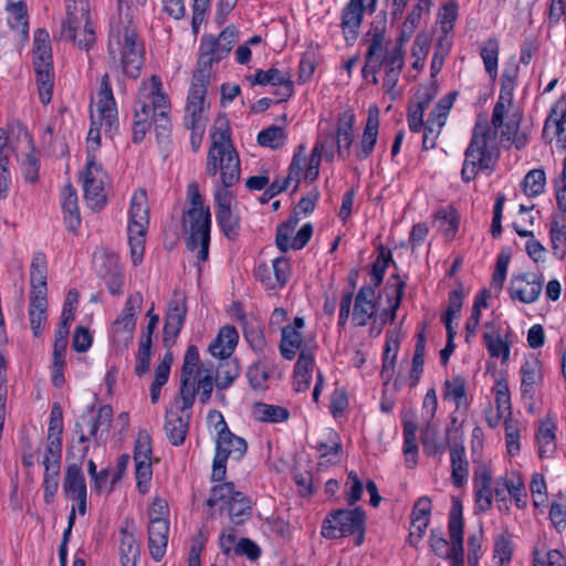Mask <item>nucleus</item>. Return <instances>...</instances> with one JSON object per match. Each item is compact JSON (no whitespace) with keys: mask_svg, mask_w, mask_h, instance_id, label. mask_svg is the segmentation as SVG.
<instances>
[{"mask_svg":"<svg viewBox=\"0 0 566 566\" xmlns=\"http://www.w3.org/2000/svg\"><path fill=\"white\" fill-rule=\"evenodd\" d=\"M169 524L165 517L154 516L149 521L148 545L154 559L160 560L168 543Z\"/></svg>","mask_w":566,"mask_h":566,"instance_id":"obj_35","label":"nucleus"},{"mask_svg":"<svg viewBox=\"0 0 566 566\" xmlns=\"http://www.w3.org/2000/svg\"><path fill=\"white\" fill-rule=\"evenodd\" d=\"M493 496H495L500 510L509 509V497L514 500L518 509H524L527 505L524 481L521 474L514 471L496 479Z\"/></svg>","mask_w":566,"mask_h":566,"instance_id":"obj_17","label":"nucleus"},{"mask_svg":"<svg viewBox=\"0 0 566 566\" xmlns=\"http://www.w3.org/2000/svg\"><path fill=\"white\" fill-rule=\"evenodd\" d=\"M313 234L311 223H305L295 232L287 224H280L276 229L275 244L281 252L303 249Z\"/></svg>","mask_w":566,"mask_h":566,"instance_id":"obj_30","label":"nucleus"},{"mask_svg":"<svg viewBox=\"0 0 566 566\" xmlns=\"http://www.w3.org/2000/svg\"><path fill=\"white\" fill-rule=\"evenodd\" d=\"M119 536V557L122 566H136L140 554L139 544L135 536L126 528L120 530Z\"/></svg>","mask_w":566,"mask_h":566,"instance_id":"obj_48","label":"nucleus"},{"mask_svg":"<svg viewBox=\"0 0 566 566\" xmlns=\"http://www.w3.org/2000/svg\"><path fill=\"white\" fill-rule=\"evenodd\" d=\"M304 325V318L295 317L292 324L282 328L280 352L285 359L292 360L301 349L303 344L302 329Z\"/></svg>","mask_w":566,"mask_h":566,"instance_id":"obj_34","label":"nucleus"},{"mask_svg":"<svg viewBox=\"0 0 566 566\" xmlns=\"http://www.w3.org/2000/svg\"><path fill=\"white\" fill-rule=\"evenodd\" d=\"M62 35L80 49L90 50L95 43V31L90 20L88 0H67L66 20Z\"/></svg>","mask_w":566,"mask_h":566,"instance_id":"obj_9","label":"nucleus"},{"mask_svg":"<svg viewBox=\"0 0 566 566\" xmlns=\"http://www.w3.org/2000/svg\"><path fill=\"white\" fill-rule=\"evenodd\" d=\"M543 274L524 272L512 275L510 280L509 294L512 300L523 304L535 303L543 291Z\"/></svg>","mask_w":566,"mask_h":566,"instance_id":"obj_18","label":"nucleus"},{"mask_svg":"<svg viewBox=\"0 0 566 566\" xmlns=\"http://www.w3.org/2000/svg\"><path fill=\"white\" fill-rule=\"evenodd\" d=\"M286 134L280 126H270L261 130L258 135V143L263 147L277 149L284 145Z\"/></svg>","mask_w":566,"mask_h":566,"instance_id":"obj_62","label":"nucleus"},{"mask_svg":"<svg viewBox=\"0 0 566 566\" xmlns=\"http://www.w3.org/2000/svg\"><path fill=\"white\" fill-rule=\"evenodd\" d=\"M143 45L137 41L136 29L129 12L119 13L118 21L112 24L108 53L119 61L123 72L136 78L143 65Z\"/></svg>","mask_w":566,"mask_h":566,"instance_id":"obj_4","label":"nucleus"},{"mask_svg":"<svg viewBox=\"0 0 566 566\" xmlns=\"http://www.w3.org/2000/svg\"><path fill=\"white\" fill-rule=\"evenodd\" d=\"M491 473L481 469L475 473L474 490L476 505L480 510H488L492 504L493 490L491 489Z\"/></svg>","mask_w":566,"mask_h":566,"instance_id":"obj_49","label":"nucleus"},{"mask_svg":"<svg viewBox=\"0 0 566 566\" xmlns=\"http://www.w3.org/2000/svg\"><path fill=\"white\" fill-rule=\"evenodd\" d=\"M453 102L454 94H448L436 104L434 108L430 113L422 137V144L426 149H431L436 146V142L447 122L448 114Z\"/></svg>","mask_w":566,"mask_h":566,"instance_id":"obj_20","label":"nucleus"},{"mask_svg":"<svg viewBox=\"0 0 566 566\" xmlns=\"http://www.w3.org/2000/svg\"><path fill=\"white\" fill-rule=\"evenodd\" d=\"M377 0H350L343 9L342 29L346 41H354L365 11H374Z\"/></svg>","mask_w":566,"mask_h":566,"instance_id":"obj_25","label":"nucleus"},{"mask_svg":"<svg viewBox=\"0 0 566 566\" xmlns=\"http://www.w3.org/2000/svg\"><path fill=\"white\" fill-rule=\"evenodd\" d=\"M452 481L454 485L461 486L468 479V462L461 449L451 450Z\"/></svg>","mask_w":566,"mask_h":566,"instance_id":"obj_63","label":"nucleus"},{"mask_svg":"<svg viewBox=\"0 0 566 566\" xmlns=\"http://www.w3.org/2000/svg\"><path fill=\"white\" fill-rule=\"evenodd\" d=\"M448 532L453 539V549L450 560L451 566H463L464 548H463V522H462V504L458 499L452 500V506L449 514Z\"/></svg>","mask_w":566,"mask_h":566,"instance_id":"obj_26","label":"nucleus"},{"mask_svg":"<svg viewBox=\"0 0 566 566\" xmlns=\"http://www.w3.org/2000/svg\"><path fill=\"white\" fill-rule=\"evenodd\" d=\"M61 207L64 213V221L67 230L71 232H76L81 226V217L78 211L76 190L71 185H66L62 189Z\"/></svg>","mask_w":566,"mask_h":566,"instance_id":"obj_39","label":"nucleus"},{"mask_svg":"<svg viewBox=\"0 0 566 566\" xmlns=\"http://www.w3.org/2000/svg\"><path fill=\"white\" fill-rule=\"evenodd\" d=\"M484 328L483 340L489 355L500 359L502 365L507 364L512 344L509 334L502 333L493 323H486Z\"/></svg>","mask_w":566,"mask_h":566,"instance_id":"obj_29","label":"nucleus"},{"mask_svg":"<svg viewBox=\"0 0 566 566\" xmlns=\"http://www.w3.org/2000/svg\"><path fill=\"white\" fill-rule=\"evenodd\" d=\"M505 449L511 458H515L521 451V422L518 419H506L505 428Z\"/></svg>","mask_w":566,"mask_h":566,"instance_id":"obj_55","label":"nucleus"},{"mask_svg":"<svg viewBox=\"0 0 566 566\" xmlns=\"http://www.w3.org/2000/svg\"><path fill=\"white\" fill-rule=\"evenodd\" d=\"M433 227L442 233L447 240L454 238L459 227V216L452 208L441 209L436 213Z\"/></svg>","mask_w":566,"mask_h":566,"instance_id":"obj_50","label":"nucleus"},{"mask_svg":"<svg viewBox=\"0 0 566 566\" xmlns=\"http://www.w3.org/2000/svg\"><path fill=\"white\" fill-rule=\"evenodd\" d=\"M113 411L109 406H103L96 415H83L75 424V432L78 433L77 442L72 444L69 455L83 461L87 454L90 438L94 439L97 444L102 441L103 432H107L111 428Z\"/></svg>","mask_w":566,"mask_h":566,"instance_id":"obj_11","label":"nucleus"},{"mask_svg":"<svg viewBox=\"0 0 566 566\" xmlns=\"http://www.w3.org/2000/svg\"><path fill=\"white\" fill-rule=\"evenodd\" d=\"M188 193L192 208L184 216V228L187 234L186 247L198 261L206 262L209 258L210 245V210L203 208L202 198L196 184L189 185Z\"/></svg>","mask_w":566,"mask_h":566,"instance_id":"obj_5","label":"nucleus"},{"mask_svg":"<svg viewBox=\"0 0 566 566\" xmlns=\"http://www.w3.org/2000/svg\"><path fill=\"white\" fill-rule=\"evenodd\" d=\"M210 76L205 71H196L185 107L184 124L186 128H206L209 104L206 101Z\"/></svg>","mask_w":566,"mask_h":566,"instance_id":"obj_13","label":"nucleus"},{"mask_svg":"<svg viewBox=\"0 0 566 566\" xmlns=\"http://www.w3.org/2000/svg\"><path fill=\"white\" fill-rule=\"evenodd\" d=\"M517 66L512 65L503 71L502 87L499 101L494 106L491 124L479 119L471 143L465 150L462 178L470 181L480 170H491L496 160L499 142L512 143L516 148L525 144V136L518 134L521 109L513 101L514 81Z\"/></svg>","mask_w":566,"mask_h":566,"instance_id":"obj_1","label":"nucleus"},{"mask_svg":"<svg viewBox=\"0 0 566 566\" xmlns=\"http://www.w3.org/2000/svg\"><path fill=\"white\" fill-rule=\"evenodd\" d=\"M46 259L43 253L33 256L30 271V297H46Z\"/></svg>","mask_w":566,"mask_h":566,"instance_id":"obj_44","label":"nucleus"},{"mask_svg":"<svg viewBox=\"0 0 566 566\" xmlns=\"http://www.w3.org/2000/svg\"><path fill=\"white\" fill-rule=\"evenodd\" d=\"M98 275L105 281L113 295H119L124 285V275L119 264V256L115 252H102L95 259Z\"/></svg>","mask_w":566,"mask_h":566,"instance_id":"obj_24","label":"nucleus"},{"mask_svg":"<svg viewBox=\"0 0 566 566\" xmlns=\"http://www.w3.org/2000/svg\"><path fill=\"white\" fill-rule=\"evenodd\" d=\"M187 314L186 296L175 292L172 298L168 303V308L164 325V345L170 347L176 337L179 335L185 323Z\"/></svg>","mask_w":566,"mask_h":566,"instance_id":"obj_22","label":"nucleus"},{"mask_svg":"<svg viewBox=\"0 0 566 566\" xmlns=\"http://www.w3.org/2000/svg\"><path fill=\"white\" fill-rule=\"evenodd\" d=\"M211 145L206 161V174L219 178L214 182L234 186L241 176L240 158L232 145L230 132L226 124L214 126L210 134Z\"/></svg>","mask_w":566,"mask_h":566,"instance_id":"obj_3","label":"nucleus"},{"mask_svg":"<svg viewBox=\"0 0 566 566\" xmlns=\"http://www.w3.org/2000/svg\"><path fill=\"white\" fill-rule=\"evenodd\" d=\"M229 516L233 523L240 524L251 515L250 499L242 492H238L228 505Z\"/></svg>","mask_w":566,"mask_h":566,"instance_id":"obj_57","label":"nucleus"},{"mask_svg":"<svg viewBox=\"0 0 566 566\" xmlns=\"http://www.w3.org/2000/svg\"><path fill=\"white\" fill-rule=\"evenodd\" d=\"M240 374L237 359H226L219 363L216 371V386L220 390L229 388Z\"/></svg>","mask_w":566,"mask_h":566,"instance_id":"obj_54","label":"nucleus"},{"mask_svg":"<svg viewBox=\"0 0 566 566\" xmlns=\"http://www.w3.org/2000/svg\"><path fill=\"white\" fill-rule=\"evenodd\" d=\"M557 419L555 416H546L539 420L535 432V443L537 454L541 459H552L558 446L557 440Z\"/></svg>","mask_w":566,"mask_h":566,"instance_id":"obj_27","label":"nucleus"},{"mask_svg":"<svg viewBox=\"0 0 566 566\" xmlns=\"http://www.w3.org/2000/svg\"><path fill=\"white\" fill-rule=\"evenodd\" d=\"M140 292L132 293L120 314L112 324V338L119 348H127L133 340L136 322L143 306Z\"/></svg>","mask_w":566,"mask_h":566,"instance_id":"obj_15","label":"nucleus"},{"mask_svg":"<svg viewBox=\"0 0 566 566\" xmlns=\"http://www.w3.org/2000/svg\"><path fill=\"white\" fill-rule=\"evenodd\" d=\"M335 145L336 139L334 133L332 132L326 133L324 136L316 140L310 158L306 157V163L304 166V178L306 180L312 182L318 177L323 155L327 160H333Z\"/></svg>","mask_w":566,"mask_h":566,"instance_id":"obj_28","label":"nucleus"},{"mask_svg":"<svg viewBox=\"0 0 566 566\" xmlns=\"http://www.w3.org/2000/svg\"><path fill=\"white\" fill-rule=\"evenodd\" d=\"M190 419L191 412H180L178 409L166 411L164 429L172 446L178 447L185 442Z\"/></svg>","mask_w":566,"mask_h":566,"instance_id":"obj_33","label":"nucleus"},{"mask_svg":"<svg viewBox=\"0 0 566 566\" xmlns=\"http://www.w3.org/2000/svg\"><path fill=\"white\" fill-rule=\"evenodd\" d=\"M376 310L375 289L370 285L363 286L356 295L353 308V322L356 326H364L370 319Z\"/></svg>","mask_w":566,"mask_h":566,"instance_id":"obj_36","label":"nucleus"},{"mask_svg":"<svg viewBox=\"0 0 566 566\" xmlns=\"http://www.w3.org/2000/svg\"><path fill=\"white\" fill-rule=\"evenodd\" d=\"M170 102L163 91L161 80L153 75L143 81L134 105L133 142L139 144L155 124L157 136L166 138L170 133Z\"/></svg>","mask_w":566,"mask_h":566,"instance_id":"obj_2","label":"nucleus"},{"mask_svg":"<svg viewBox=\"0 0 566 566\" xmlns=\"http://www.w3.org/2000/svg\"><path fill=\"white\" fill-rule=\"evenodd\" d=\"M149 224V208L147 195L143 189L134 192L130 200L128 221V244L134 265H138L144 258L145 238Z\"/></svg>","mask_w":566,"mask_h":566,"instance_id":"obj_10","label":"nucleus"},{"mask_svg":"<svg viewBox=\"0 0 566 566\" xmlns=\"http://www.w3.org/2000/svg\"><path fill=\"white\" fill-rule=\"evenodd\" d=\"M379 126V108L376 105H371L368 108V117L364 129L360 145L357 148V156L359 158H366L373 151L377 137Z\"/></svg>","mask_w":566,"mask_h":566,"instance_id":"obj_37","label":"nucleus"},{"mask_svg":"<svg viewBox=\"0 0 566 566\" xmlns=\"http://www.w3.org/2000/svg\"><path fill=\"white\" fill-rule=\"evenodd\" d=\"M368 50L365 55L363 74L365 78H371L374 84L379 82L378 74L382 76V86L389 76V40L387 39V13L380 11L371 21L366 34Z\"/></svg>","mask_w":566,"mask_h":566,"instance_id":"obj_6","label":"nucleus"},{"mask_svg":"<svg viewBox=\"0 0 566 566\" xmlns=\"http://www.w3.org/2000/svg\"><path fill=\"white\" fill-rule=\"evenodd\" d=\"M493 395L495 408L499 409L500 412H507L512 415L511 392L507 380L505 378L501 377L495 380Z\"/></svg>","mask_w":566,"mask_h":566,"instance_id":"obj_64","label":"nucleus"},{"mask_svg":"<svg viewBox=\"0 0 566 566\" xmlns=\"http://www.w3.org/2000/svg\"><path fill=\"white\" fill-rule=\"evenodd\" d=\"M196 376L180 375V387L175 403L178 411L191 412L196 399Z\"/></svg>","mask_w":566,"mask_h":566,"instance_id":"obj_47","label":"nucleus"},{"mask_svg":"<svg viewBox=\"0 0 566 566\" xmlns=\"http://www.w3.org/2000/svg\"><path fill=\"white\" fill-rule=\"evenodd\" d=\"M46 297H30L29 318L34 336H40L46 323Z\"/></svg>","mask_w":566,"mask_h":566,"instance_id":"obj_51","label":"nucleus"},{"mask_svg":"<svg viewBox=\"0 0 566 566\" xmlns=\"http://www.w3.org/2000/svg\"><path fill=\"white\" fill-rule=\"evenodd\" d=\"M436 91L433 88H426L419 92L417 105L410 108L408 122L411 130L417 132L423 124L424 109L434 97Z\"/></svg>","mask_w":566,"mask_h":566,"instance_id":"obj_53","label":"nucleus"},{"mask_svg":"<svg viewBox=\"0 0 566 566\" xmlns=\"http://www.w3.org/2000/svg\"><path fill=\"white\" fill-rule=\"evenodd\" d=\"M238 40L239 31L234 25L224 28L218 38L211 34L203 35L200 41V55L196 71H205L208 76H211L213 63L227 56Z\"/></svg>","mask_w":566,"mask_h":566,"instance_id":"obj_12","label":"nucleus"},{"mask_svg":"<svg viewBox=\"0 0 566 566\" xmlns=\"http://www.w3.org/2000/svg\"><path fill=\"white\" fill-rule=\"evenodd\" d=\"M62 433H63V413L59 405H53L50 412V423L46 437V448L44 451L42 464L45 468L43 488L44 501L50 504L59 489V474L62 457Z\"/></svg>","mask_w":566,"mask_h":566,"instance_id":"obj_7","label":"nucleus"},{"mask_svg":"<svg viewBox=\"0 0 566 566\" xmlns=\"http://www.w3.org/2000/svg\"><path fill=\"white\" fill-rule=\"evenodd\" d=\"M253 416L259 421L281 422L289 418V411L279 406L258 402L253 406Z\"/></svg>","mask_w":566,"mask_h":566,"instance_id":"obj_56","label":"nucleus"},{"mask_svg":"<svg viewBox=\"0 0 566 566\" xmlns=\"http://www.w3.org/2000/svg\"><path fill=\"white\" fill-rule=\"evenodd\" d=\"M209 420L214 422L216 429H218V439L216 447V454L212 464V481H222L226 476L227 460H240L245 454L248 444L241 437L233 434L222 416L217 410H211L208 416Z\"/></svg>","mask_w":566,"mask_h":566,"instance_id":"obj_8","label":"nucleus"},{"mask_svg":"<svg viewBox=\"0 0 566 566\" xmlns=\"http://www.w3.org/2000/svg\"><path fill=\"white\" fill-rule=\"evenodd\" d=\"M417 426L415 422L409 421L405 423L403 429V454L408 467H413L417 461L418 446H417Z\"/></svg>","mask_w":566,"mask_h":566,"instance_id":"obj_59","label":"nucleus"},{"mask_svg":"<svg viewBox=\"0 0 566 566\" xmlns=\"http://www.w3.org/2000/svg\"><path fill=\"white\" fill-rule=\"evenodd\" d=\"M238 490H235L234 484L232 482H224L221 484L214 485L210 491V496L207 500V505L209 507H213L218 504L229 505V502L232 501L234 494H238Z\"/></svg>","mask_w":566,"mask_h":566,"instance_id":"obj_60","label":"nucleus"},{"mask_svg":"<svg viewBox=\"0 0 566 566\" xmlns=\"http://www.w3.org/2000/svg\"><path fill=\"white\" fill-rule=\"evenodd\" d=\"M305 150V145L301 144L292 158L287 176L282 180H275L266 186L268 198H273L280 192L286 190L292 181L295 182L294 191L297 189L306 163Z\"/></svg>","mask_w":566,"mask_h":566,"instance_id":"obj_31","label":"nucleus"},{"mask_svg":"<svg viewBox=\"0 0 566 566\" xmlns=\"http://www.w3.org/2000/svg\"><path fill=\"white\" fill-rule=\"evenodd\" d=\"M63 491L67 497H84L87 495L85 479L82 473V461L72 463L67 467L64 481Z\"/></svg>","mask_w":566,"mask_h":566,"instance_id":"obj_41","label":"nucleus"},{"mask_svg":"<svg viewBox=\"0 0 566 566\" xmlns=\"http://www.w3.org/2000/svg\"><path fill=\"white\" fill-rule=\"evenodd\" d=\"M239 340V334L235 327L226 325L220 328L216 339L210 344L209 352L212 356L219 358H229L233 353Z\"/></svg>","mask_w":566,"mask_h":566,"instance_id":"obj_38","label":"nucleus"},{"mask_svg":"<svg viewBox=\"0 0 566 566\" xmlns=\"http://www.w3.org/2000/svg\"><path fill=\"white\" fill-rule=\"evenodd\" d=\"M521 394L524 398L532 399L542 384V363L535 355L524 358L521 365Z\"/></svg>","mask_w":566,"mask_h":566,"instance_id":"obj_32","label":"nucleus"},{"mask_svg":"<svg viewBox=\"0 0 566 566\" xmlns=\"http://www.w3.org/2000/svg\"><path fill=\"white\" fill-rule=\"evenodd\" d=\"M365 523V513L359 507L336 510L323 521L321 534L328 539H336L359 533L356 544L360 545Z\"/></svg>","mask_w":566,"mask_h":566,"instance_id":"obj_14","label":"nucleus"},{"mask_svg":"<svg viewBox=\"0 0 566 566\" xmlns=\"http://www.w3.org/2000/svg\"><path fill=\"white\" fill-rule=\"evenodd\" d=\"M33 67H53L50 35L44 29H38L34 32Z\"/></svg>","mask_w":566,"mask_h":566,"instance_id":"obj_43","label":"nucleus"},{"mask_svg":"<svg viewBox=\"0 0 566 566\" xmlns=\"http://www.w3.org/2000/svg\"><path fill=\"white\" fill-rule=\"evenodd\" d=\"M481 57L486 73L492 80L497 76L499 42L494 39L488 40L481 49Z\"/></svg>","mask_w":566,"mask_h":566,"instance_id":"obj_58","label":"nucleus"},{"mask_svg":"<svg viewBox=\"0 0 566 566\" xmlns=\"http://www.w3.org/2000/svg\"><path fill=\"white\" fill-rule=\"evenodd\" d=\"M533 566H566L558 549H548L546 534L538 536L533 548Z\"/></svg>","mask_w":566,"mask_h":566,"instance_id":"obj_40","label":"nucleus"},{"mask_svg":"<svg viewBox=\"0 0 566 566\" xmlns=\"http://www.w3.org/2000/svg\"><path fill=\"white\" fill-rule=\"evenodd\" d=\"M97 95L98 101L96 103V111L101 126L104 127L106 133H111L116 129L118 118L116 102L113 95L108 74H104L102 76Z\"/></svg>","mask_w":566,"mask_h":566,"instance_id":"obj_19","label":"nucleus"},{"mask_svg":"<svg viewBox=\"0 0 566 566\" xmlns=\"http://www.w3.org/2000/svg\"><path fill=\"white\" fill-rule=\"evenodd\" d=\"M18 139L19 147H12V151L15 153L25 180L35 182L39 178V158L33 147L32 137L25 128H20Z\"/></svg>","mask_w":566,"mask_h":566,"instance_id":"obj_21","label":"nucleus"},{"mask_svg":"<svg viewBox=\"0 0 566 566\" xmlns=\"http://www.w3.org/2000/svg\"><path fill=\"white\" fill-rule=\"evenodd\" d=\"M35 84L39 98L43 105H48L53 95L54 87V69L53 67H34Z\"/></svg>","mask_w":566,"mask_h":566,"instance_id":"obj_52","label":"nucleus"},{"mask_svg":"<svg viewBox=\"0 0 566 566\" xmlns=\"http://www.w3.org/2000/svg\"><path fill=\"white\" fill-rule=\"evenodd\" d=\"M544 137L549 142H556L559 149L566 148V98L557 99L549 112L543 129Z\"/></svg>","mask_w":566,"mask_h":566,"instance_id":"obj_23","label":"nucleus"},{"mask_svg":"<svg viewBox=\"0 0 566 566\" xmlns=\"http://www.w3.org/2000/svg\"><path fill=\"white\" fill-rule=\"evenodd\" d=\"M107 175L96 160L86 161L83 174L84 198L92 210H101L106 203L105 184Z\"/></svg>","mask_w":566,"mask_h":566,"instance_id":"obj_16","label":"nucleus"},{"mask_svg":"<svg viewBox=\"0 0 566 566\" xmlns=\"http://www.w3.org/2000/svg\"><path fill=\"white\" fill-rule=\"evenodd\" d=\"M8 10L11 12L12 18L9 19V25L19 32H21L24 39L29 34V23L27 19V9L24 2L20 1L8 6Z\"/></svg>","mask_w":566,"mask_h":566,"instance_id":"obj_61","label":"nucleus"},{"mask_svg":"<svg viewBox=\"0 0 566 566\" xmlns=\"http://www.w3.org/2000/svg\"><path fill=\"white\" fill-rule=\"evenodd\" d=\"M252 85H280L284 90V95L290 97L293 93V83L286 72L271 67L268 71L259 70L250 77Z\"/></svg>","mask_w":566,"mask_h":566,"instance_id":"obj_42","label":"nucleus"},{"mask_svg":"<svg viewBox=\"0 0 566 566\" xmlns=\"http://www.w3.org/2000/svg\"><path fill=\"white\" fill-rule=\"evenodd\" d=\"M355 115L352 112H345L340 115L337 125L336 146L338 156L345 158L349 154V147L353 143V126Z\"/></svg>","mask_w":566,"mask_h":566,"instance_id":"obj_45","label":"nucleus"},{"mask_svg":"<svg viewBox=\"0 0 566 566\" xmlns=\"http://www.w3.org/2000/svg\"><path fill=\"white\" fill-rule=\"evenodd\" d=\"M549 239L553 254L563 260L566 256V217L564 214L553 218L549 229Z\"/></svg>","mask_w":566,"mask_h":566,"instance_id":"obj_46","label":"nucleus"}]
</instances>
